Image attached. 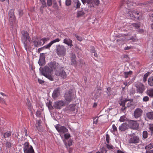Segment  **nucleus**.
<instances>
[{
  "label": "nucleus",
  "mask_w": 153,
  "mask_h": 153,
  "mask_svg": "<svg viewBox=\"0 0 153 153\" xmlns=\"http://www.w3.org/2000/svg\"><path fill=\"white\" fill-rule=\"evenodd\" d=\"M49 38L48 37L47 38H44L41 39V40H42V42H43L42 45L46 42L49 40Z\"/></svg>",
  "instance_id": "58836bf2"
},
{
  "label": "nucleus",
  "mask_w": 153,
  "mask_h": 153,
  "mask_svg": "<svg viewBox=\"0 0 153 153\" xmlns=\"http://www.w3.org/2000/svg\"><path fill=\"white\" fill-rule=\"evenodd\" d=\"M76 8H79L81 5V4L79 1L78 0L76 2Z\"/></svg>",
  "instance_id": "8fccbe9b"
},
{
  "label": "nucleus",
  "mask_w": 153,
  "mask_h": 153,
  "mask_svg": "<svg viewBox=\"0 0 153 153\" xmlns=\"http://www.w3.org/2000/svg\"><path fill=\"white\" fill-rule=\"evenodd\" d=\"M100 116L99 117H96L94 118L93 123L97 124V123L98 119L100 118Z\"/></svg>",
  "instance_id": "ea45409f"
},
{
  "label": "nucleus",
  "mask_w": 153,
  "mask_h": 153,
  "mask_svg": "<svg viewBox=\"0 0 153 153\" xmlns=\"http://www.w3.org/2000/svg\"><path fill=\"white\" fill-rule=\"evenodd\" d=\"M125 120V117L124 116H122L120 118L119 120L120 122H123Z\"/></svg>",
  "instance_id": "3c124183"
},
{
  "label": "nucleus",
  "mask_w": 153,
  "mask_h": 153,
  "mask_svg": "<svg viewBox=\"0 0 153 153\" xmlns=\"http://www.w3.org/2000/svg\"><path fill=\"white\" fill-rule=\"evenodd\" d=\"M100 3L99 0H92V2L91 4H92V5L93 7L95 5H98Z\"/></svg>",
  "instance_id": "cd10ccee"
},
{
  "label": "nucleus",
  "mask_w": 153,
  "mask_h": 153,
  "mask_svg": "<svg viewBox=\"0 0 153 153\" xmlns=\"http://www.w3.org/2000/svg\"><path fill=\"white\" fill-rule=\"evenodd\" d=\"M148 85L151 86H153V76L150 77L148 79Z\"/></svg>",
  "instance_id": "4be33fe9"
},
{
  "label": "nucleus",
  "mask_w": 153,
  "mask_h": 153,
  "mask_svg": "<svg viewBox=\"0 0 153 153\" xmlns=\"http://www.w3.org/2000/svg\"><path fill=\"white\" fill-rule=\"evenodd\" d=\"M128 101V100L126 99L123 101H122L120 102L119 103L120 105L123 106V108H121V109L123 111L126 109V107L125 106L126 103V102Z\"/></svg>",
  "instance_id": "aec40b11"
},
{
  "label": "nucleus",
  "mask_w": 153,
  "mask_h": 153,
  "mask_svg": "<svg viewBox=\"0 0 153 153\" xmlns=\"http://www.w3.org/2000/svg\"><path fill=\"white\" fill-rule=\"evenodd\" d=\"M11 132L10 131L7 132L4 134V137L5 138L9 137L11 135Z\"/></svg>",
  "instance_id": "473e14b6"
},
{
  "label": "nucleus",
  "mask_w": 153,
  "mask_h": 153,
  "mask_svg": "<svg viewBox=\"0 0 153 153\" xmlns=\"http://www.w3.org/2000/svg\"><path fill=\"white\" fill-rule=\"evenodd\" d=\"M107 148L109 149H113V146H110L108 144H107Z\"/></svg>",
  "instance_id": "0e129e2a"
},
{
  "label": "nucleus",
  "mask_w": 153,
  "mask_h": 153,
  "mask_svg": "<svg viewBox=\"0 0 153 153\" xmlns=\"http://www.w3.org/2000/svg\"><path fill=\"white\" fill-rule=\"evenodd\" d=\"M72 40L68 38H65L64 39L63 43L68 45L71 42H72Z\"/></svg>",
  "instance_id": "bb28decb"
},
{
  "label": "nucleus",
  "mask_w": 153,
  "mask_h": 153,
  "mask_svg": "<svg viewBox=\"0 0 153 153\" xmlns=\"http://www.w3.org/2000/svg\"><path fill=\"white\" fill-rule=\"evenodd\" d=\"M132 13V15L133 16H136V13H137V12L135 11H133L132 12H130L129 13V14H130V15H131V13Z\"/></svg>",
  "instance_id": "680f3d73"
},
{
  "label": "nucleus",
  "mask_w": 153,
  "mask_h": 153,
  "mask_svg": "<svg viewBox=\"0 0 153 153\" xmlns=\"http://www.w3.org/2000/svg\"><path fill=\"white\" fill-rule=\"evenodd\" d=\"M39 65L42 66L45 65V57L43 55V53H41L40 55V58L38 62Z\"/></svg>",
  "instance_id": "2eb2a0df"
},
{
  "label": "nucleus",
  "mask_w": 153,
  "mask_h": 153,
  "mask_svg": "<svg viewBox=\"0 0 153 153\" xmlns=\"http://www.w3.org/2000/svg\"><path fill=\"white\" fill-rule=\"evenodd\" d=\"M148 93L149 94V95L151 97L153 96V89H151L149 90L148 91Z\"/></svg>",
  "instance_id": "c9c22d12"
},
{
  "label": "nucleus",
  "mask_w": 153,
  "mask_h": 153,
  "mask_svg": "<svg viewBox=\"0 0 153 153\" xmlns=\"http://www.w3.org/2000/svg\"><path fill=\"white\" fill-rule=\"evenodd\" d=\"M5 146L7 149L8 148L10 149L12 147V143L10 142L7 141L6 143Z\"/></svg>",
  "instance_id": "a878e982"
},
{
  "label": "nucleus",
  "mask_w": 153,
  "mask_h": 153,
  "mask_svg": "<svg viewBox=\"0 0 153 153\" xmlns=\"http://www.w3.org/2000/svg\"><path fill=\"white\" fill-rule=\"evenodd\" d=\"M74 35L75 36L76 38L79 41H81L82 40V38L81 37L79 36L76 34H75Z\"/></svg>",
  "instance_id": "a19ab883"
},
{
  "label": "nucleus",
  "mask_w": 153,
  "mask_h": 153,
  "mask_svg": "<svg viewBox=\"0 0 153 153\" xmlns=\"http://www.w3.org/2000/svg\"><path fill=\"white\" fill-rule=\"evenodd\" d=\"M72 142L73 140H69L68 142V144L67 145V143H65V146L66 147V148L68 149L70 147V146L72 145Z\"/></svg>",
  "instance_id": "393cba45"
},
{
  "label": "nucleus",
  "mask_w": 153,
  "mask_h": 153,
  "mask_svg": "<svg viewBox=\"0 0 153 153\" xmlns=\"http://www.w3.org/2000/svg\"><path fill=\"white\" fill-rule=\"evenodd\" d=\"M23 42L24 45V48L27 51L29 49L30 46V44L29 42H27V41H22Z\"/></svg>",
  "instance_id": "412c9836"
},
{
  "label": "nucleus",
  "mask_w": 153,
  "mask_h": 153,
  "mask_svg": "<svg viewBox=\"0 0 153 153\" xmlns=\"http://www.w3.org/2000/svg\"><path fill=\"white\" fill-rule=\"evenodd\" d=\"M64 97L65 103L68 105L75 98V96L74 91L71 90L65 93Z\"/></svg>",
  "instance_id": "7ed1b4c3"
},
{
  "label": "nucleus",
  "mask_w": 153,
  "mask_h": 153,
  "mask_svg": "<svg viewBox=\"0 0 153 153\" xmlns=\"http://www.w3.org/2000/svg\"><path fill=\"white\" fill-rule=\"evenodd\" d=\"M64 136L65 139H68L70 137V135L69 133H67L65 134Z\"/></svg>",
  "instance_id": "37998d69"
},
{
  "label": "nucleus",
  "mask_w": 153,
  "mask_h": 153,
  "mask_svg": "<svg viewBox=\"0 0 153 153\" xmlns=\"http://www.w3.org/2000/svg\"><path fill=\"white\" fill-rule=\"evenodd\" d=\"M137 88V91L140 93H143L145 90V86L142 83H140L137 86H136Z\"/></svg>",
  "instance_id": "4468645a"
},
{
  "label": "nucleus",
  "mask_w": 153,
  "mask_h": 153,
  "mask_svg": "<svg viewBox=\"0 0 153 153\" xmlns=\"http://www.w3.org/2000/svg\"><path fill=\"white\" fill-rule=\"evenodd\" d=\"M55 51L59 57L63 56L66 55V48L63 45L60 44L57 45Z\"/></svg>",
  "instance_id": "f03ea898"
},
{
  "label": "nucleus",
  "mask_w": 153,
  "mask_h": 153,
  "mask_svg": "<svg viewBox=\"0 0 153 153\" xmlns=\"http://www.w3.org/2000/svg\"><path fill=\"white\" fill-rule=\"evenodd\" d=\"M49 67L50 69H52V71L54 69H57L58 68V64H56L55 62H51L49 64Z\"/></svg>",
  "instance_id": "f3484780"
},
{
  "label": "nucleus",
  "mask_w": 153,
  "mask_h": 153,
  "mask_svg": "<svg viewBox=\"0 0 153 153\" xmlns=\"http://www.w3.org/2000/svg\"><path fill=\"white\" fill-rule=\"evenodd\" d=\"M75 105L73 104H71L69 106V109L71 111H74L75 110Z\"/></svg>",
  "instance_id": "2f4dec72"
},
{
  "label": "nucleus",
  "mask_w": 153,
  "mask_h": 153,
  "mask_svg": "<svg viewBox=\"0 0 153 153\" xmlns=\"http://www.w3.org/2000/svg\"><path fill=\"white\" fill-rule=\"evenodd\" d=\"M152 53L151 55V57H150V60L153 61V50L152 51Z\"/></svg>",
  "instance_id": "774afa93"
},
{
  "label": "nucleus",
  "mask_w": 153,
  "mask_h": 153,
  "mask_svg": "<svg viewBox=\"0 0 153 153\" xmlns=\"http://www.w3.org/2000/svg\"><path fill=\"white\" fill-rule=\"evenodd\" d=\"M79 62H80V65L81 67L83 66L85 64V62L82 60H80Z\"/></svg>",
  "instance_id": "6e6d98bb"
},
{
  "label": "nucleus",
  "mask_w": 153,
  "mask_h": 153,
  "mask_svg": "<svg viewBox=\"0 0 153 153\" xmlns=\"http://www.w3.org/2000/svg\"><path fill=\"white\" fill-rule=\"evenodd\" d=\"M153 147V144L152 143H151L149 144L148 145L146 146L145 147V149H146L147 150H149Z\"/></svg>",
  "instance_id": "f704fd0d"
},
{
  "label": "nucleus",
  "mask_w": 153,
  "mask_h": 153,
  "mask_svg": "<svg viewBox=\"0 0 153 153\" xmlns=\"http://www.w3.org/2000/svg\"><path fill=\"white\" fill-rule=\"evenodd\" d=\"M148 136V133L147 131H144L143 132V137L144 138H146Z\"/></svg>",
  "instance_id": "c03bdc74"
},
{
  "label": "nucleus",
  "mask_w": 153,
  "mask_h": 153,
  "mask_svg": "<svg viewBox=\"0 0 153 153\" xmlns=\"http://www.w3.org/2000/svg\"><path fill=\"white\" fill-rule=\"evenodd\" d=\"M47 5L48 6H51L52 4L51 0H47Z\"/></svg>",
  "instance_id": "de8ad7c7"
},
{
  "label": "nucleus",
  "mask_w": 153,
  "mask_h": 153,
  "mask_svg": "<svg viewBox=\"0 0 153 153\" xmlns=\"http://www.w3.org/2000/svg\"><path fill=\"white\" fill-rule=\"evenodd\" d=\"M55 128L60 133V135L62 134L67 132L68 131L67 128L65 126H61L59 125H57Z\"/></svg>",
  "instance_id": "423d86ee"
},
{
  "label": "nucleus",
  "mask_w": 153,
  "mask_h": 153,
  "mask_svg": "<svg viewBox=\"0 0 153 153\" xmlns=\"http://www.w3.org/2000/svg\"><path fill=\"white\" fill-rule=\"evenodd\" d=\"M132 25L134 27H135L137 29H138L139 27V25L136 23H133L132 24Z\"/></svg>",
  "instance_id": "603ef678"
},
{
  "label": "nucleus",
  "mask_w": 153,
  "mask_h": 153,
  "mask_svg": "<svg viewBox=\"0 0 153 153\" xmlns=\"http://www.w3.org/2000/svg\"><path fill=\"white\" fill-rule=\"evenodd\" d=\"M149 129L151 131L152 133L153 131V124H152L149 125Z\"/></svg>",
  "instance_id": "4d7b16f0"
},
{
  "label": "nucleus",
  "mask_w": 153,
  "mask_h": 153,
  "mask_svg": "<svg viewBox=\"0 0 153 153\" xmlns=\"http://www.w3.org/2000/svg\"><path fill=\"white\" fill-rule=\"evenodd\" d=\"M146 116L148 118L150 119H153V112H149L147 113Z\"/></svg>",
  "instance_id": "b1692460"
},
{
  "label": "nucleus",
  "mask_w": 153,
  "mask_h": 153,
  "mask_svg": "<svg viewBox=\"0 0 153 153\" xmlns=\"http://www.w3.org/2000/svg\"><path fill=\"white\" fill-rule=\"evenodd\" d=\"M129 125L130 127L133 129H137L139 127V124L137 121L131 120L129 122Z\"/></svg>",
  "instance_id": "9b49d317"
},
{
  "label": "nucleus",
  "mask_w": 153,
  "mask_h": 153,
  "mask_svg": "<svg viewBox=\"0 0 153 153\" xmlns=\"http://www.w3.org/2000/svg\"><path fill=\"white\" fill-rule=\"evenodd\" d=\"M24 145V151L25 153H35L32 146L29 145V143L25 142Z\"/></svg>",
  "instance_id": "20e7f679"
},
{
  "label": "nucleus",
  "mask_w": 153,
  "mask_h": 153,
  "mask_svg": "<svg viewBox=\"0 0 153 153\" xmlns=\"http://www.w3.org/2000/svg\"><path fill=\"white\" fill-rule=\"evenodd\" d=\"M60 88H56L53 91L52 94V97L54 99L57 98L60 93Z\"/></svg>",
  "instance_id": "a211bd4d"
},
{
  "label": "nucleus",
  "mask_w": 153,
  "mask_h": 153,
  "mask_svg": "<svg viewBox=\"0 0 153 153\" xmlns=\"http://www.w3.org/2000/svg\"><path fill=\"white\" fill-rule=\"evenodd\" d=\"M132 73V71H130L129 72H124V74L125 78H127L128 77V76L130 75H131Z\"/></svg>",
  "instance_id": "7c9ffc66"
},
{
  "label": "nucleus",
  "mask_w": 153,
  "mask_h": 153,
  "mask_svg": "<svg viewBox=\"0 0 153 153\" xmlns=\"http://www.w3.org/2000/svg\"><path fill=\"white\" fill-rule=\"evenodd\" d=\"M22 36L21 37L22 41H27L29 40L30 37L27 32L25 30H23L21 32Z\"/></svg>",
  "instance_id": "9d476101"
},
{
  "label": "nucleus",
  "mask_w": 153,
  "mask_h": 153,
  "mask_svg": "<svg viewBox=\"0 0 153 153\" xmlns=\"http://www.w3.org/2000/svg\"><path fill=\"white\" fill-rule=\"evenodd\" d=\"M47 105L49 109L52 110L53 108V107L51 103V102H50L48 103H47Z\"/></svg>",
  "instance_id": "e433bc0d"
},
{
  "label": "nucleus",
  "mask_w": 153,
  "mask_h": 153,
  "mask_svg": "<svg viewBox=\"0 0 153 153\" xmlns=\"http://www.w3.org/2000/svg\"><path fill=\"white\" fill-rule=\"evenodd\" d=\"M65 103L63 101H58L54 102L53 106L55 109H59L62 107L65 106Z\"/></svg>",
  "instance_id": "0eeeda50"
},
{
  "label": "nucleus",
  "mask_w": 153,
  "mask_h": 153,
  "mask_svg": "<svg viewBox=\"0 0 153 153\" xmlns=\"http://www.w3.org/2000/svg\"><path fill=\"white\" fill-rule=\"evenodd\" d=\"M71 64L74 66H76L77 65V62L76 59L71 60Z\"/></svg>",
  "instance_id": "a18cd8bd"
},
{
  "label": "nucleus",
  "mask_w": 153,
  "mask_h": 153,
  "mask_svg": "<svg viewBox=\"0 0 153 153\" xmlns=\"http://www.w3.org/2000/svg\"><path fill=\"white\" fill-rule=\"evenodd\" d=\"M84 4L87 3L88 4H91L92 2V0H81Z\"/></svg>",
  "instance_id": "72a5a7b5"
},
{
  "label": "nucleus",
  "mask_w": 153,
  "mask_h": 153,
  "mask_svg": "<svg viewBox=\"0 0 153 153\" xmlns=\"http://www.w3.org/2000/svg\"><path fill=\"white\" fill-rule=\"evenodd\" d=\"M126 39V38L125 37H123L122 38H121L120 39H117V42L119 41L123 42Z\"/></svg>",
  "instance_id": "09e8293b"
},
{
  "label": "nucleus",
  "mask_w": 153,
  "mask_h": 153,
  "mask_svg": "<svg viewBox=\"0 0 153 153\" xmlns=\"http://www.w3.org/2000/svg\"><path fill=\"white\" fill-rule=\"evenodd\" d=\"M143 113V111L140 108H137L134 111V116L136 118L140 117Z\"/></svg>",
  "instance_id": "6e6552de"
},
{
  "label": "nucleus",
  "mask_w": 153,
  "mask_h": 153,
  "mask_svg": "<svg viewBox=\"0 0 153 153\" xmlns=\"http://www.w3.org/2000/svg\"><path fill=\"white\" fill-rule=\"evenodd\" d=\"M150 74L151 73H150L149 72H148L144 75L143 79V82H146L147 78Z\"/></svg>",
  "instance_id": "5701e85b"
},
{
  "label": "nucleus",
  "mask_w": 153,
  "mask_h": 153,
  "mask_svg": "<svg viewBox=\"0 0 153 153\" xmlns=\"http://www.w3.org/2000/svg\"><path fill=\"white\" fill-rule=\"evenodd\" d=\"M149 98L147 96H146L143 98V100L144 101H147L149 100Z\"/></svg>",
  "instance_id": "13d9d810"
},
{
  "label": "nucleus",
  "mask_w": 153,
  "mask_h": 153,
  "mask_svg": "<svg viewBox=\"0 0 153 153\" xmlns=\"http://www.w3.org/2000/svg\"><path fill=\"white\" fill-rule=\"evenodd\" d=\"M128 126L127 123H123L120 126H119V129L121 131H124L128 129Z\"/></svg>",
  "instance_id": "6ab92c4d"
},
{
  "label": "nucleus",
  "mask_w": 153,
  "mask_h": 153,
  "mask_svg": "<svg viewBox=\"0 0 153 153\" xmlns=\"http://www.w3.org/2000/svg\"><path fill=\"white\" fill-rule=\"evenodd\" d=\"M109 135L107 134H106V141L107 142L108 144L109 143Z\"/></svg>",
  "instance_id": "5fc2aeb1"
},
{
  "label": "nucleus",
  "mask_w": 153,
  "mask_h": 153,
  "mask_svg": "<svg viewBox=\"0 0 153 153\" xmlns=\"http://www.w3.org/2000/svg\"><path fill=\"white\" fill-rule=\"evenodd\" d=\"M139 141L140 140L139 137L136 136L130 138L128 142L130 143L136 144L138 143Z\"/></svg>",
  "instance_id": "f8f14e48"
},
{
  "label": "nucleus",
  "mask_w": 153,
  "mask_h": 153,
  "mask_svg": "<svg viewBox=\"0 0 153 153\" xmlns=\"http://www.w3.org/2000/svg\"><path fill=\"white\" fill-rule=\"evenodd\" d=\"M71 0H66L65 4L66 5L68 6L71 5Z\"/></svg>",
  "instance_id": "4c0bfd02"
},
{
  "label": "nucleus",
  "mask_w": 153,
  "mask_h": 153,
  "mask_svg": "<svg viewBox=\"0 0 153 153\" xmlns=\"http://www.w3.org/2000/svg\"><path fill=\"white\" fill-rule=\"evenodd\" d=\"M132 48V47H128V46H127L126 47H125L124 48V49L125 50H129L131 48Z\"/></svg>",
  "instance_id": "338daca9"
},
{
  "label": "nucleus",
  "mask_w": 153,
  "mask_h": 153,
  "mask_svg": "<svg viewBox=\"0 0 153 153\" xmlns=\"http://www.w3.org/2000/svg\"><path fill=\"white\" fill-rule=\"evenodd\" d=\"M33 42L35 46L38 47L39 45H42V42H40V41L38 40V38L36 36L34 37L32 39Z\"/></svg>",
  "instance_id": "ddd939ff"
},
{
  "label": "nucleus",
  "mask_w": 153,
  "mask_h": 153,
  "mask_svg": "<svg viewBox=\"0 0 153 153\" xmlns=\"http://www.w3.org/2000/svg\"><path fill=\"white\" fill-rule=\"evenodd\" d=\"M36 115L38 117H39L41 115V112L40 111H37L36 113Z\"/></svg>",
  "instance_id": "052dcab7"
},
{
  "label": "nucleus",
  "mask_w": 153,
  "mask_h": 153,
  "mask_svg": "<svg viewBox=\"0 0 153 153\" xmlns=\"http://www.w3.org/2000/svg\"><path fill=\"white\" fill-rule=\"evenodd\" d=\"M38 82L40 84H43L45 82L44 80L39 79H38Z\"/></svg>",
  "instance_id": "e2e57ef3"
},
{
  "label": "nucleus",
  "mask_w": 153,
  "mask_h": 153,
  "mask_svg": "<svg viewBox=\"0 0 153 153\" xmlns=\"http://www.w3.org/2000/svg\"><path fill=\"white\" fill-rule=\"evenodd\" d=\"M42 4V7H46V2L44 0H40Z\"/></svg>",
  "instance_id": "79ce46f5"
},
{
  "label": "nucleus",
  "mask_w": 153,
  "mask_h": 153,
  "mask_svg": "<svg viewBox=\"0 0 153 153\" xmlns=\"http://www.w3.org/2000/svg\"><path fill=\"white\" fill-rule=\"evenodd\" d=\"M150 20L153 22V14H151L149 15Z\"/></svg>",
  "instance_id": "bf43d9fd"
},
{
  "label": "nucleus",
  "mask_w": 153,
  "mask_h": 153,
  "mask_svg": "<svg viewBox=\"0 0 153 153\" xmlns=\"http://www.w3.org/2000/svg\"><path fill=\"white\" fill-rule=\"evenodd\" d=\"M112 128L114 131H115L117 130V127L114 124H113L112 125Z\"/></svg>",
  "instance_id": "69168bd1"
},
{
  "label": "nucleus",
  "mask_w": 153,
  "mask_h": 153,
  "mask_svg": "<svg viewBox=\"0 0 153 153\" xmlns=\"http://www.w3.org/2000/svg\"><path fill=\"white\" fill-rule=\"evenodd\" d=\"M26 104L28 107V108L30 111L32 108V106L31 105V104L29 100L27 99V101L26 102Z\"/></svg>",
  "instance_id": "c85d7f7f"
},
{
  "label": "nucleus",
  "mask_w": 153,
  "mask_h": 153,
  "mask_svg": "<svg viewBox=\"0 0 153 153\" xmlns=\"http://www.w3.org/2000/svg\"><path fill=\"white\" fill-rule=\"evenodd\" d=\"M9 20L10 22H15L16 17L14 15V10L11 9L9 12Z\"/></svg>",
  "instance_id": "1a4fd4ad"
},
{
  "label": "nucleus",
  "mask_w": 153,
  "mask_h": 153,
  "mask_svg": "<svg viewBox=\"0 0 153 153\" xmlns=\"http://www.w3.org/2000/svg\"><path fill=\"white\" fill-rule=\"evenodd\" d=\"M18 12L19 15L20 17L23 15V13L22 10H19L18 11Z\"/></svg>",
  "instance_id": "864d4df0"
},
{
  "label": "nucleus",
  "mask_w": 153,
  "mask_h": 153,
  "mask_svg": "<svg viewBox=\"0 0 153 153\" xmlns=\"http://www.w3.org/2000/svg\"><path fill=\"white\" fill-rule=\"evenodd\" d=\"M60 39L59 38H57L51 41L49 44L44 46L43 48L45 49H49L53 44L56 42H58L60 41Z\"/></svg>",
  "instance_id": "dca6fc26"
},
{
  "label": "nucleus",
  "mask_w": 153,
  "mask_h": 153,
  "mask_svg": "<svg viewBox=\"0 0 153 153\" xmlns=\"http://www.w3.org/2000/svg\"><path fill=\"white\" fill-rule=\"evenodd\" d=\"M76 58V55L75 54L72 53L71 55V60L75 59Z\"/></svg>",
  "instance_id": "49530a36"
},
{
  "label": "nucleus",
  "mask_w": 153,
  "mask_h": 153,
  "mask_svg": "<svg viewBox=\"0 0 153 153\" xmlns=\"http://www.w3.org/2000/svg\"><path fill=\"white\" fill-rule=\"evenodd\" d=\"M85 14V13L83 11H79L77 13V17L78 18L81 17L82 16H83Z\"/></svg>",
  "instance_id": "c756f323"
},
{
  "label": "nucleus",
  "mask_w": 153,
  "mask_h": 153,
  "mask_svg": "<svg viewBox=\"0 0 153 153\" xmlns=\"http://www.w3.org/2000/svg\"><path fill=\"white\" fill-rule=\"evenodd\" d=\"M39 70L43 76L51 81L53 80V78L51 76L52 69H50L49 67L45 66L42 68L40 67Z\"/></svg>",
  "instance_id": "f257e3e1"
},
{
  "label": "nucleus",
  "mask_w": 153,
  "mask_h": 153,
  "mask_svg": "<svg viewBox=\"0 0 153 153\" xmlns=\"http://www.w3.org/2000/svg\"><path fill=\"white\" fill-rule=\"evenodd\" d=\"M55 73L56 75L60 76L64 79L67 77V74L63 68H61L58 70H56Z\"/></svg>",
  "instance_id": "39448f33"
}]
</instances>
